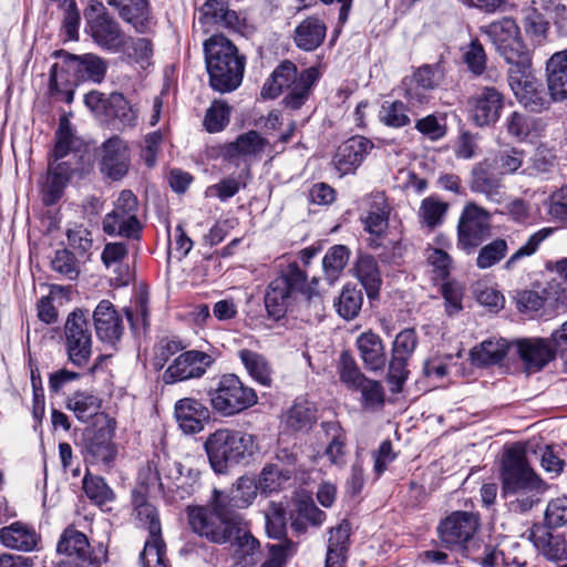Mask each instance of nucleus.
Wrapping results in <instances>:
<instances>
[{
	"instance_id": "obj_41",
	"label": "nucleus",
	"mask_w": 567,
	"mask_h": 567,
	"mask_svg": "<svg viewBox=\"0 0 567 567\" xmlns=\"http://www.w3.org/2000/svg\"><path fill=\"white\" fill-rule=\"evenodd\" d=\"M508 349L509 344L505 339L486 340L472 351V358L477 365H493L506 357Z\"/></svg>"
},
{
	"instance_id": "obj_40",
	"label": "nucleus",
	"mask_w": 567,
	"mask_h": 567,
	"mask_svg": "<svg viewBox=\"0 0 567 567\" xmlns=\"http://www.w3.org/2000/svg\"><path fill=\"white\" fill-rule=\"evenodd\" d=\"M355 272L367 290L368 297L374 298L382 282L377 260L369 255L360 256L355 265Z\"/></svg>"
},
{
	"instance_id": "obj_7",
	"label": "nucleus",
	"mask_w": 567,
	"mask_h": 567,
	"mask_svg": "<svg viewBox=\"0 0 567 567\" xmlns=\"http://www.w3.org/2000/svg\"><path fill=\"white\" fill-rule=\"evenodd\" d=\"M63 339L68 360L78 368H85L93 352L92 331L86 311L75 309L68 315Z\"/></svg>"
},
{
	"instance_id": "obj_63",
	"label": "nucleus",
	"mask_w": 567,
	"mask_h": 567,
	"mask_svg": "<svg viewBox=\"0 0 567 567\" xmlns=\"http://www.w3.org/2000/svg\"><path fill=\"white\" fill-rule=\"evenodd\" d=\"M230 109L221 101H214L206 112L204 126L209 133L223 131L229 123Z\"/></svg>"
},
{
	"instance_id": "obj_38",
	"label": "nucleus",
	"mask_w": 567,
	"mask_h": 567,
	"mask_svg": "<svg viewBox=\"0 0 567 567\" xmlns=\"http://www.w3.org/2000/svg\"><path fill=\"white\" fill-rule=\"evenodd\" d=\"M85 453L90 462L109 465L114 461L117 451L109 434L100 430L87 439Z\"/></svg>"
},
{
	"instance_id": "obj_48",
	"label": "nucleus",
	"mask_w": 567,
	"mask_h": 567,
	"mask_svg": "<svg viewBox=\"0 0 567 567\" xmlns=\"http://www.w3.org/2000/svg\"><path fill=\"white\" fill-rule=\"evenodd\" d=\"M508 251V244L504 238H496L482 246L476 257L478 269H488L503 260Z\"/></svg>"
},
{
	"instance_id": "obj_30",
	"label": "nucleus",
	"mask_w": 567,
	"mask_h": 567,
	"mask_svg": "<svg viewBox=\"0 0 567 567\" xmlns=\"http://www.w3.org/2000/svg\"><path fill=\"white\" fill-rule=\"evenodd\" d=\"M0 540L7 548L31 551L37 547L39 536L31 527L16 522L0 529Z\"/></svg>"
},
{
	"instance_id": "obj_6",
	"label": "nucleus",
	"mask_w": 567,
	"mask_h": 567,
	"mask_svg": "<svg viewBox=\"0 0 567 567\" xmlns=\"http://www.w3.org/2000/svg\"><path fill=\"white\" fill-rule=\"evenodd\" d=\"M208 396L213 410L221 416L237 415L258 402L255 389L234 373L223 374L208 391Z\"/></svg>"
},
{
	"instance_id": "obj_3",
	"label": "nucleus",
	"mask_w": 567,
	"mask_h": 567,
	"mask_svg": "<svg viewBox=\"0 0 567 567\" xmlns=\"http://www.w3.org/2000/svg\"><path fill=\"white\" fill-rule=\"evenodd\" d=\"M204 53L212 89L220 93L235 91L243 82L246 56L223 34L205 40Z\"/></svg>"
},
{
	"instance_id": "obj_19",
	"label": "nucleus",
	"mask_w": 567,
	"mask_h": 567,
	"mask_svg": "<svg viewBox=\"0 0 567 567\" xmlns=\"http://www.w3.org/2000/svg\"><path fill=\"white\" fill-rule=\"evenodd\" d=\"M75 171L76 167L72 159L62 161L56 164L49 162L47 176L41 184V197L44 205L51 206L60 200L66 184Z\"/></svg>"
},
{
	"instance_id": "obj_54",
	"label": "nucleus",
	"mask_w": 567,
	"mask_h": 567,
	"mask_svg": "<svg viewBox=\"0 0 567 567\" xmlns=\"http://www.w3.org/2000/svg\"><path fill=\"white\" fill-rule=\"evenodd\" d=\"M408 111H410L409 105L406 106L402 101L384 102L379 117L384 125L399 128L411 123Z\"/></svg>"
},
{
	"instance_id": "obj_42",
	"label": "nucleus",
	"mask_w": 567,
	"mask_h": 567,
	"mask_svg": "<svg viewBox=\"0 0 567 567\" xmlns=\"http://www.w3.org/2000/svg\"><path fill=\"white\" fill-rule=\"evenodd\" d=\"M66 406L79 420L87 421L99 412L101 400L90 392L78 391L68 399Z\"/></svg>"
},
{
	"instance_id": "obj_37",
	"label": "nucleus",
	"mask_w": 567,
	"mask_h": 567,
	"mask_svg": "<svg viewBox=\"0 0 567 567\" xmlns=\"http://www.w3.org/2000/svg\"><path fill=\"white\" fill-rule=\"evenodd\" d=\"M497 52L504 58L506 63L511 65L508 69V78H511V75L526 73L532 68L530 51L523 43L520 37L503 45Z\"/></svg>"
},
{
	"instance_id": "obj_60",
	"label": "nucleus",
	"mask_w": 567,
	"mask_h": 567,
	"mask_svg": "<svg viewBox=\"0 0 567 567\" xmlns=\"http://www.w3.org/2000/svg\"><path fill=\"white\" fill-rule=\"evenodd\" d=\"M130 60L143 62L148 60L153 54V43L147 38H134L125 34L123 47L120 51Z\"/></svg>"
},
{
	"instance_id": "obj_9",
	"label": "nucleus",
	"mask_w": 567,
	"mask_h": 567,
	"mask_svg": "<svg viewBox=\"0 0 567 567\" xmlns=\"http://www.w3.org/2000/svg\"><path fill=\"white\" fill-rule=\"evenodd\" d=\"M478 526L477 514L457 511L441 520L436 530L441 544L446 549L466 555Z\"/></svg>"
},
{
	"instance_id": "obj_52",
	"label": "nucleus",
	"mask_w": 567,
	"mask_h": 567,
	"mask_svg": "<svg viewBox=\"0 0 567 567\" xmlns=\"http://www.w3.org/2000/svg\"><path fill=\"white\" fill-rule=\"evenodd\" d=\"M553 231V228L546 227L530 235L527 241L505 261L504 268L506 270H512L519 260L533 256L538 250L542 243L547 239Z\"/></svg>"
},
{
	"instance_id": "obj_43",
	"label": "nucleus",
	"mask_w": 567,
	"mask_h": 567,
	"mask_svg": "<svg viewBox=\"0 0 567 567\" xmlns=\"http://www.w3.org/2000/svg\"><path fill=\"white\" fill-rule=\"evenodd\" d=\"M327 434H331L332 439L326 447L324 455L331 464L342 466L346 464V435L336 422H327L322 424Z\"/></svg>"
},
{
	"instance_id": "obj_2",
	"label": "nucleus",
	"mask_w": 567,
	"mask_h": 567,
	"mask_svg": "<svg viewBox=\"0 0 567 567\" xmlns=\"http://www.w3.org/2000/svg\"><path fill=\"white\" fill-rule=\"evenodd\" d=\"M305 300L319 308L322 303L319 292L307 286V274L297 262L289 264L267 285L264 305L269 318L279 321Z\"/></svg>"
},
{
	"instance_id": "obj_57",
	"label": "nucleus",
	"mask_w": 567,
	"mask_h": 567,
	"mask_svg": "<svg viewBox=\"0 0 567 567\" xmlns=\"http://www.w3.org/2000/svg\"><path fill=\"white\" fill-rule=\"evenodd\" d=\"M83 491L97 505H103L114 499V493L104 478L90 473H86L83 478Z\"/></svg>"
},
{
	"instance_id": "obj_45",
	"label": "nucleus",
	"mask_w": 567,
	"mask_h": 567,
	"mask_svg": "<svg viewBox=\"0 0 567 567\" xmlns=\"http://www.w3.org/2000/svg\"><path fill=\"white\" fill-rule=\"evenodd\" d=\"M267 557L260 567H286L288 561L297 554L298 543L285 539L277 544H267Z\"/></svg>"
},
{
	"instance_id": "obj_12",
	"label": "nucleus",
	"mask_w": 567,
	"mask_h": 567,
	"mask_svg": "<svg viewBox=\"0 0 567 567\" xmlns=\"http://www.w3.org/2000/svg\"><path fill=\"white\" fill-rule=\"evenodd\" d=\"M56 550L69 557H75L81 564L100 567L106 560L107 549L103 544L91 546L87 537L73 526L66 527L60 536Z\"/></svg>"
},
{
	"instance_id": "obj_28",
	"label": "nucleus",
	"mask_w": 567,
	"mask_h": 567,
	"mask_svg": "<svg viewBox=\"0 0 567 567\" xmlns=\"http://www.w3.org/2000/svg\"><path fill=\"white\" fill-rule=\"evenodd\" d=\"M298 69L291 61L281 62L270 74L261 89L264 99H276L299 81Z\"/></svg>"
},
{
	"instance_id": "obj_8",
	"label": "nucleus",
	"mask_w": 567,
	"mask_h": 567,
	"mask_svg": "<svg viewBox=\"0 0 567 567\" xmlns=\"http://www.w3.org/2000/svg\"><path fill=\"white\" fill-rule=\"evenodd\" d=\"M63 56L61 64H53L50 71V87L52 91H60L64 82L63 74H72L75 80H91L101 82L106 73L105 61L95 54L74 55L66 52H60Z\"/></svg>"
},
{
	"instance_id": "obj_11",
	"label": "nucleus",
	"mask_w": 567,
	"mask_h": 567,
	"mask_svg": "<svg viewBox=\"0 0 567 567\" xmlns=\"http://www.w3.org/2000/svg\"><path fill=\"white\" fill-rule=\"evenodd\" d=\"M491 235V214L471 202L467 203L457 223V247L467 255L473 254Z\"/></svg>"
},
{
	"instance_id": "obj_29",
	"label": "nucleus",
	"mask_w": 567,
	"mask_h": 567,
	"mask_svg": "<svg viewBox=\"0 0 567 567\" xmlns=\"http://www.w3.org/2000/svg\"><path fill=\"white\" fill-rule=\"evenodd\" d=\"M357 348L364 367L370 371L384 368L386 357L381 338L371 331L361 333L357 339Z\"/></svg>"
},
{
	"instance_id": "obj_50",
	"label": "nucleus",
	"mask_w": 567,
	"mask_h": 567,
	"mask_svg": "<svg viewBox=\"0 0 567 567\" xmlns=\"http://www.w3.org/2000/svg\"><path fill=\"white\" fill-rule=\"evenodd\" d=\"M363 296L355 287L346 286L336 302L338 313L346 320L355 318L362 307Z\"/></svg>"
},
{
	"instance_id": "obj_62",
	"label": "nucleus",
	"mask_w": 567,
	"mask_h": 567,
	"mask_svg": "<svg viewBox=\"0 0 567 567\" xmlns=\"http://www.w3.org/2000/svg\"><path fill=\"white\" fill-rule=\"evenodd\" d=\"M401 89L409 105V110L412 113H414L415 107L427 104L432 99V91L421 86L417 82L408 76L402 80Z\"/></svg>"
},
{
	"instance_id": "obj_39",
	"label": "nucleus",
	"mask_w": 567,
	"mask_h": 567,
	"mask_svg": "<svg viewBox=\"0 0 567 567\" xmlns=\"http://www.w3.org/2000/svg\"><path fill=\"white\" fill-rule=\"evenodd\" d=\"M481 31L492 41L496 51L519 37V28L512 18L493 21L485 27H481Z\"/></svg>"
},
{
	"instance_id": "obj_61",
	"label": "nucleus",
	"mask_w": 567,
	"mask_h": 567,
	"mask_svg": "<svg viewBox=\"0 0 567 567\" xmlns=\"http://www.w3.org/2000/svg\"><path fill=\"white\" fill-rule=\"evenodd\" d=\"M55 138V145L50 157L51 163H60L59 161L69 155H72V159L78 157V154L73 152L76 140L68 125L63 123L60 124Z\"/></svg>"
},
{
	"instance_id": "obj_49",
	"label": "nucleus",
	"mask_w": 567,
	"mask_h": 567,
	"mask_svg": "<svg viewBox=\"0 0 567 567\" xmlns=\"http://www.w3.org/2000/svg\"><path fill=\"white\" fill-rule=\"evenodd\" d=\"M350 251L347 246L334 245L324 255L322 260L323 270L327 279L333 282L349 260Z\"/></svg>"
},
{
	"instance_id": "obj_53",
	"label": "nucleus",
	"mask_w": 567,
	"mask_h": 567,
	"mask_svg": "<svg viewBox=\"0 0 567 567\" xmlns=\"http://www.w3.org/2000/svg\"><path fill=\"white\" fill-rule=\"evenodd\" d=\"M523 24L525 32L537 42L546 38L549 29V21L546 14L535 7V2L525 10Z\"/></svg>"
},
{
	"instance_id": "obj_24",
	"label": "nucleus",
	"mask_w": 567,
	"mask_h": 567,
	"mask_svg": "<svg viewBox=\"0 0 567 567\" xmlns=\"http://www.w3.org/2000/svg\"><path fill=\"white\" fill-rule=\"evenodd\" d=\"M175 417L186 434L199 433L209 420V410L193 398H184L175 403Z\"/></svg>"
},
{
	"instance_id": "obj_59",
	"label": "nucleus",
	"mask_w": 567,
	"mask_h": 567,
	"mask_svg": "<svg viewBox=\"0 0 567 567\" xmlns=\"http://www.w3.org/2000/svg\"><path fill=\"white\" fill-rule=\"evenodd\" d=\"M136 518L140 525L148 530V538H162V527L158 512L148 502L137 503L135 506Z\"/></svg>"
},
{
	"instance_id": "obj_18",
	"label": "nucleus",
	"mask_w": 567,
	"mask_h": 567,
	"mask_svg": "<svg viewBox=\"0 0 567 567\" xmlns=\"http://www.w3.org/2000/svg\"><path fill=\"white\" fill-rule=\"evenodd\" d=\"M372 148L373 143L370 140L353 136L338 147L333 156V165L341 176L354 173Z\"/></svg>"
},
{
	"instance_id": "obj_32",
	"label": "nucleus",
	"mask_w": 567,
	"mask_h": 567,
	"mask_svg": "<svg viewBox=\"0 0 567 567\" xmlns=\"http://www.w3.org/2000/svg\"><path fill=\"white\" fill-rule=\"evenodd\" d=\"M258 491L255 478L240 476L227 492L221 491V498L228 509L247 508L257 497Z\"/></svg>"
},
{
	"instance_id": "obj_33",
	"label": "nucleus",
	"mask_w": 567,
	"mask_h": 567,
	"mask_svg": "<svg viewBox=\"0 0 567 567\" xmlns=\"http://www.w3.org/2000/svg\"><path fill=\"white\" fill-rule=\"evenodd\" d=\"M368 212L362 221L364 229L372 235H382L389 225L390 207L384 194H372L368 199Z\"/></svg>"
},
{
	"instance_id": "obj_31",
	"label": "nucleus",
	"mask_w": 567,
	"mask_h": 567,
	"mask_svg": "<svg viewBox=\"0 0 567 567\" xmlns=\"http://www.w3.org/2000/svg\"><path fill=\"white\" fill-rule=\"evenodd\" d=\"M327 27L317 17H309L298 24L295 30V43L303 51H313L326 38Z\"/></svg>"
},
{
	"instance_id": "obj_58",
	"label": "nucleus",
	"mask_w": 567,
	"mask_h": 567,
	"mask_svg": "<svg viewBox=\"0 0 567 567\" xmlns=\"http://www.w3.org/2000/svg\"><path fill=\"white\" fill-rule=\"evenodd\" d=\"M425 258L434 280H445L450 276L453 268V259L445 250L429 247L425 250Z\"/></svg>"
},
{
	"instance_id": "obj_16",
	"label": "nucleus",
	"mask_w": 567,
	"mask_h": 567,
	"mask_svg": "<svg viewBox=\"0 0 567 567\" xmlns=\"http://www.w3.org/2000/svg\"><path fill=\"white\" fill-rule=\"evenodd\" d=\"M470 103L474 123L477 126H486L498 121L504 107V95L494 86H484Z\"/></svg>"
},
{
	"instance_id": "obj_55",
	"label": "nucleus",
	"mask_w": 567,
	"mask_h": 567,
	"mask_svg": "<svg viewBox=\"0 0 567 567\" xmlns=\"http://www.w3.org/2000/svg\"><path fill=\"white\" fill-rule=\"evenodd\" d=\"M140 560L143 567H171L163 538L146 539Z\"/></svg>"
},
{
	"instance_id": "obj_4",
	"label": "nucleus",
	"mask_w": 567,
	"mask_h": 567,
	"mask_svg": "<svg viewBox=\"0 0 567 567\" xmlns=\"http://www.w3.org/2000/svg\"><path fill=\"white\" fill-rule=\"evenodd\" d=\"M220 489H213L206 505L187 506L188 525L196 535L206 540L225 545L236 533V524L241 518L224 505Z\"/></svg>"
},
{
	"instance_id": "obj_13",
	"label": "nucleus",
	"mask_w": 567,
	"mask_h": 567,
	"mask_svg": "<svg viewBox=\"0 0 567 567\" xmlns=\"http://www.w3.org/2000/svg\"><path fill=\"white\" fill-rule=\"evenodd\" d=\"M215 362L213 354L188 350L178 354L163 373V381L166 384L202 378Z\"/></svg>"
},
{
	"instance_id": "obj_14",
	"label": "nucleus",
	"mask_w": 567,
	"mask_h": 567,
	"mask_svg": "<svg viewBox=\"0 0 567 567\" xmlns=\"http://www.w3.org/2000/svg\"><path fill=\"white\" fill-rule=\"evenodd\" d=\"M106 3L136 33L150 34L154 31L156 20L150 0H106Z\"/></svg>"
},
{
	"instance_id": "obj_26",
	"label": "nucleus",
	"mask_w": 567,
	"mask_h": 567,
	"mask_svg": "<svg viewBox=\"0 0 567 567\" xmlns=\"http://www.w3.org/2000/svg\"><path fill=\"white\" fill-rule=\"evenodd\" d=\"M548 91L554 101L567 100V49L555 52L546 62Z\"/></svg>"
},
{
	"instance_id": "obj_1",
	"label": "nucleus",
	"mask_w": 567,
	"mask_h": 567,
	"mask_svg": "<svg viewBox=\"0 0 567 567\" xmlns=\"http://www.w3.org/2000/svg\"><path fill=\"white\" fill-rule=\"evenodd\" d=\"M501 492L508 512L526 514L542 501L546 483L532 468L524 443L505 446L501 461Z\"/></svg>"
},
{
	"instance_id": "obj_10",
	"label": "nucleus",
	"mask_w": 567,
	"mask_h": 567,
	"mask_svg": "<svg viewBox=\"0 0 567 567\" xmlns=\"http://www.w3.org/2000/svg\"><path fill=\"white\" fill-rule=\"evenodd\" d=\"M138 202L132 190L120 193L114 208L103 218L102 225L105 234L125 238L138 239L142 224L137 218Z\"/></svg>"
},
{
	"instance_id": "obj_23",
	"label": "nucleus",
	"mask_w": 567,
	"mask_h": 567,
	"mask_svg": "<svg viewBox=\"0 0 567 567\" xmlns=\"http://www.w3.org/2000/svg\"><path fill=\"white\" fill-rule=\"evenodd\" d=\"M509 86L517 100L534 112H538L547 104L542 84L538 83L528 70L526 73L511 75Z\"/></svg>"
},
{
	"instance_id": "obj_64",
	"label": "nucleus",
	"mask_w": 567,
	"mask_h": 567,
	"mask_svg": "<svg viewBox=\"0 0 567 567\" xmlns=\"http://www.w3.org/2000/svg\"><path fill=\"white\" fill-rule=\"evenodd\" d=\"M567 524V496H558L548 502L545 511V525L558 528Z\"/></svg>"
},
{
	"instance_id": "obj_36",
	"label": "nucleus",
	"mask_w": 567,
	"mask_h": 567,
	"mask_svg": "<svg viewBox=\"0 0 567 567\" xmlns=\"http://www.w3.org/2000/svg\"><path fill=\"white\" fill-rule=\"evenodd\" d=\"M238 358L254 381L264 386L271 385L272 368L265 355L249 349H241L238 351Z\"/></svg>"
},
{
	"instance_id": "obj_15",
	"label": "nucleus",
	"mask_w": 567,
	"mask_h": 567,
	"mask_svg": "<svg viewBox=\"0 0 567 567\" xmlns=\"http://www.w3.org/2000/svg\"><path fill=\"white\" fill-rule=\"evenodd\" d=\"M101 151V172L113 181L125 176L131 165L127 143L118 136H112L102 144Z\"/></svg>"
},
{
	"instance_id": "obj_17",
	"label": "nucleus",
	"mask_w": 567,
	"mask_h": 567,
	"mask_svg": "<svg viewBox=\"0 0 567 567\" xmlns=\"http://www.w3.org/2000/svg\"><path fill=\"white\" fill-rule=\"evenodd\" d=\"M87 27L93 41L100 48L112 53H120L126 33L113 17L97 14L87 18Z\"/></svg>"
},
{
	"instance_id": "obj_25",
	"label": "nucleus",
	"mask_w": 567,
	"mask_h": 567,
	"mask_svg": "<svg viewBox=\"0 0 567 567\" xmlns=\"http://www.w3.org/2000/svg\"><path fill=\"white\" fill-rule=\"evenodd\" d=\"M515 347L528 370L539 371L555 358V350L547 339L517 340Z\"/></svg>"
},
{
	"instance_id": "obj_34",
	"label": "nucleus",
	"mask_w": 567,
	"mask_h": 567,
	"mask_svg": "<svg viewBox=\"0 0 567 567\" xmlns=\"http://www.w3.org/2000/svg\"><path fill=\"white\" fill-rule=\"evenodd\" d=\"M282 422L292 432H307L317 422V409L307 400H296L285 413Z\"/></svg>"
},
{
	"instance_id": "obj_5",
	"label": "nucleus",
	"mask_w": 567,
	"mask_h": 567,
	"mask_svg": "<svg viewBox=\"0 0 567 567\" xmlns=\"http://www.w3.org/2000/svg\"><path fill=\"white\" fill-rule=\"evenodd\" d=\"M212 468L225 474L230 467L247 462L255 453V436L230 429H218L204 444Z\"/></svg>"
},
{
	"instance_id": "obj_21",
	"label": "nucleus",
	"mask_w": 567,
	"mask_h": 567,
	"mask_svg": "<svg viewBox=\"0 0 567 567\" xmlns=\"http://www.w3.org/2000/svg\"><path fill=\"white\" fill-rule=\"evenodd\" d=\"M97 338L105 343L115 344L123 333V320L109 300H101L93 312Z\"/></svg>"
},
{
	"instance_id": "obj_20",
	"label": "nucleus",
	"mask_w": 567,
	"mask_h": 567,
	"mask_svg": "<svg viewBox=\"0 0 567 567\" xmlns=\"http://www.w3.org/2000/svg\"><path fill=\"white\" fill-rule=\"evenodd\" d=\"M269 145L257 131H249L238 135V137L221 147L224 159L233 162L236 158H243L245 162L259 159Z\"/></svg>"
},
{
	"instance_id": "obj_22",
	"label": "nucleus",
	"mask_w": 567,
	"mask_h": 567,
	"mask_svg": "<svg viewBox=\"0 0 567 567\" xmlns=\"http://www.w3.org/2000/svg\"><path fill=\"white\" fill-rule=\"evenodd\" d=\"M491 168L487 161L476 164L472 169L470 188L474 193L483 194L488 202L501 204L505 200L506 193L501 179Z\"/></svg>"
},
{
	"instance_id": "obj_56",
	"label": "nucleus",
	"mask_w": 567,
	"mask_h": 567,
	"mask_svg": "<svg viewBox=\"0 0 567 567\" xmlns=\"http://www.w3.org/2000/svg\"><path fill=\"white\" fill-rule=\"evenodd\" d=\"M140 560L143 567H171L163 538L146 539Z\"/></svg>"
},
{
	"instance_id": "obj_44",
	"label": "nucleus",
	"mask_w": 567,
	"mask_h": 567,
	"mask_svg": "<svg viewBox=\"0 0 567 567\" xmlns=\"http://www.w3.org/2000/svg\"><path fill=\"white\" fill-rule=\"evenodd\" d=\"M292 470L280 468L277 464L266 465L259 476L257 486L262 494L278 492L282 484L291 478Z\"/></svg>"
},
{
	"instance_id": "obj_46",
	"label": "nucleus",
	"mask_w": 567,
	"mask_h": 567,
	"mask_svg": "<svg viewBox=\"0 0 567 567\" xmlns=\"http://www.w3.org/2000/svg\"><path fill=\"white\" fill-rule=\"evenodd\" d=\"M286 508L280 503L271 502L265 512L266 532L270 538L284 542L287 535Z\"/></svg>"
},
{
	"instance_id": "obj_47",
	"label": "nucleus",
	"mask_w": 567,
	"mask_h": 567,
	"mask_svg": "<svg viewBox=\"0 0 567 567\" xmlns=\"http://www.w3.org/2000/svg\"><path fill=\"white\" fill-rule=\"evenodd\" d=\"M106 115L117 118L123 127H134L137 123V113L121 93L109 95Z\"/></svg>"
},
{
	"instance_id": "obj_35",
	"label": "nucleus",
	"mask_w": 567,
	"mask_h": 567,
	"mask_svg": "<svg viewBox=\"0 0 567 567\" xmlns=\"http://www.w3.org/2000/svg\"><path fill=\"white\" fill-rule=\"evenodd\" d=\"M318 79L319 72L316 68L301 71L299 81L288 89V93L282 100L284 105L290 110H299L308 101Z\"/></svg>"
},
{
	"instance_id": "obj_27",
	"label": "nucleus",
	"mask_w": 567,
	"mask_h": 567,
	"mask_svg": "<svg viewBox=\"0 0 567 567\" xmlns=\"http://www.w3.org/2000/svg\"><path fill=\"white\" fill-rule=\"evenodd\" d=\"M528 539L549 560H560L566 554L564 536L550 533L545 526L535 524L528 530Z\"/></svg>"
},
{
	"instance_id": "obj_51",
	"label": "nucleus",
	"mask_w": 567,
	"mask_h": 567,
	"mask_svg": "<svg viewBox=\"0 0 567 567\" xmlns=\"http://www.w3.org/2000/svg\"><path fill=\"white\" fill-rule=\"evenodd\" d=\"M236 533L230 536V546L239 558L252 556L259 549V542L246 529L243 519L236 524Z\"/></svg>"
}]
</instances>
